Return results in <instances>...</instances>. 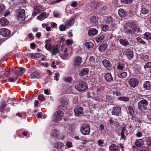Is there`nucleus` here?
Segmentation results:
<instances>
[{"label":"nucleus","instance_id":"nucleus-52","mask_svg":"<svg viewBox=\"0 0 151 151\" xmlns=\"http://www.w3.org/2000/svg\"><path fill=\"white\" fill-rule=\"evenodd\" d=\"M5 7L4 6L2 5H0V14H2L4 11L5 10Z\"/></svg>","mask_w":151,"mask_h":151},{"label":"nucleus","instance_id":"nucleus-51","mask_svg":"<svg viewBox=\"0 0 151 151\" xmlns=\"http://www.w3.org/2000/svg\"><path fill=\"white\" fill-rule=\"evenodd\" d=\"M66 26H65L63 24L60 25L59 27V29L60 31H64L66 29Z\"/></svg>","mask_w":151,"mask_h":151},{"label":"nucleus","instance_id":"nucleus-40","mask_svg":"<svg viewBox=\"0 0 151 151\" xmlns=\"http://www.w3.org/2000/svg\"><path fill=\"white\" fill-rule=\"evenodd\" d=\"M105 21L106 23L107 24H109L113 20V19L111 16L107 17L105 18Z\"/></svg>","mask_w":151,"mask_h":151},{"label":"nucleus","instance_id":"nucleus-19","mask_svg":"<svg viewBox=\"0 0 151 151\" xmlns=\"http://www.w3.org/2000/svg\"><path fill=\"white\" fill-rule=\"evenodd\" d=\"M51 41L50 39H47L45 40L46 44L45 47L47 50H49L52 48V45L50 43Z\"/></svg>","mask_w":151,"mask_h":151},{"label":"nucleus","instance_id":"nucleus-41","mask_svg":"<svg viewBox=\"0 0 151 151\" xmlns=\"http://www.w3.org/2000/svg\"><path fill=\"white\" fill-rule=\"evenodd\" d=\"M13 73L16 76L15 78L16 80H17L19 78V75L20 74L19 70H13Z\"/></svg>","mask_w":151,"mask_h":151},{"label":"nucleus","instance_id":"nucleus-53","mask_svg":"<svg viewBox=\"0 0 151 151\" xmlns=\"http://www.w3.org/2000/svg\"><path fill=\"white\" fill-rule=\"evenodd\" d=\"M113 93V94L114 95H115L117 96H120L121 95V93L120 92L117 90L114 91Z\"/></svg>","mask_w":151,"mask_h":151},{"label":"nucleus","instance_id":"nucleus-29","mask_svg":"<svg viewBox=\"0 0 151 151\" xmlns=\"http://www.w3.org/2000/svg\"><path fill=\"white\" fill-rule=\"evenodd\" d=\"M143 87L144 88L147 89H150L151 88V83L149 81H146L144 83Z\"/></svg>","mask_w":151,"mask_h":151},{"label":"nucleus","instance_id":"nucleus-17","mask_svg":"<svg viewBox=\"0 0 151 151\" xmlns=\"http://www.w3.org/2000/svg\"><path fill=\"white\" fill-rule=\"evenodd\" d=\"M104 78L105 80L108 82H110L113 80V78L111 73H107L105 75Z\"/></svg>","mask_w":151,"mask_h":151},{"label":"nucleus","instance_id":"nucleus-4","mask_svg":"<svg viewBox=\"0 0 151 151\" xmlns=\"http://www.w3.org/2000/svg\"><path fill=\"white\" fill-rule=\"evenodd\" d=\"M75 88L79 91H83L87 89V85L85 82L81 81L79 82V84L75 86Z\"/></svg>","mask_w":151,"mask_h":151},{"label":"nucleus","instance_id":"nucleus-62","mask_svg":"<svg viewBox=\"0 0 151 151\" xmlns=\"http://www.w3.org/2000/svg\"><path fill=\"white\" fill-rule=\"evenodd\" d=\"M147 117L148 119H151V110L148 113L147 115Z\"/></svg>","mask_w":151,"mask_h":151},{"label":"nucleus","instance_id":"nucleus-25","mask_svg":"<svg viewBox=\"0 0 151 151\" xmlns=\"http://www.w3.org/2000/svg\"><path fill=\"white\" fill-rule=\"evenodd\" d=\"M98 32V31L96 29L93 28L90 30L88 32V34L90 36H93L96 35Z\"/></svg>","mask_w":151,"mask_h":151},{"label":"nucleus","instance_id":"nucleus-7","mask_svg":"<svg viewBox=\"0 0 151 151\" xmlns=\"http://www.w3.org/2000/svg\"><path fill=\"white\" fill-rule=\"evenodd\" d=\"M17 17L19 19V18H24L25 17V10L22 9H17L16 11Z\"/></svg>","mask_w":151,"mask_h":151},{"label":"nucleus","instance_id":"nucleus-49","mask_svg":"<svg viewBox=\"0 0 151 151\" xmlns=\"http://www.w3.org/2000/svg\"><path fill=\"white\" fill-rule=\"evenodd\" d=\"M121 3L124 4H130L133 2L132 0H121Z\"/></svg>","mask_w":151,"mask_h":151},{"label":"nucleus","instance_id":"nucleus-21","mask_svg":"<svg viewBox=\"0 0 151 151\" xmlns=\"http://www.w3.org/2000/svg\"><path fill=\"white\" fill-rule=\"evenodd\" d=\"M119 41L120 43L123 46H126L129 44V42L126 39H121Z\"/></svg>","mask_w":151,"mask_h":151},{"label":"nucleus","instance_id":"nucleus-34","mask_svg":"<svg viewBox=\"0 0 151 151\" xmlns=\"http://www.w3.org/2000/svg\"><path fill=\"white\" fill-rule=\"evenodd\" d=\"M118 70H124L125 69V65L122 63H119L117 66Z\"/></svg>","mask_w":151,"mask_h":151},{"label":"nucleus","instance_id":"nucleus-14","mask_svg":"<svg viewBox=\"0 0 151 151\" xmlns=\"http://www.w3.org/2000/svg\"><path fill=\"white\" fill-rule=\"evenodd\" d=\"M125 54L129 60H131L133 57V52L129 49L126 50Z\"/></svg>","mask_w":151,"mask_h":151},{"label":"nucleus","instance_id":"nucleus-10","mask_svg":"<svg viewBox=\"0 0 151 151\" xmlns=\"http://www.w3.org/2000/svg\"><path fill=\"white\" fill-rule=\"evenodd\" d=\"M74 112L76 116H79L83 113V109L81 107L77 106L74 110Z\"/></svg>","mask_w":151,"mask_h":151},{"label":"nucleus","instance_id":"nucleus-15","mask_svg":"<svg viewBox=\"0 0 151 151\" xmlns=\"http://www.w3.org/2000/svg\"><path fill=\"white\" fill-rule=\"evenodd\" d=\"M124 132H125V134L127 135L128 134L127 130L125 127L122 128L121 130V138L123 139H126V138L124 135Z\"/></svg>","mask_w":151,"mask_h":151},{"label":"nucleus","instance_id":"nucleus-63","mask_svg":"<svg viewBox=\"0 0 151 151\" xmlns=\"http://www.w3.org/2000/svg\"><path fill=\"white\" fill-rule=\"evenodd\" d=\"M66 43L69 45H71L73 44V40H67L66 41Z\"/></svg>","mask_w":151,"mask_h":151},{"label":"nucleus","instance_id":"nucleus-47","mask_svg":"<svg viewBox=\"0 0 151 151\" xmlns=\"http://www.w3.org/2000/svg\"><path fill=\"white\" fill-rule=\"evenodd\" d=\"M129 98L128 97H120L118 98V100L120 101H129Z\"/></svg>","mask_w":151,"mask_h":151},{"label":"nucleus","instance_id":"nucleus-60","mask_svg":"<svg viewBox=\"0 0 151 151\" xmlns=\"http://www.w3.org/2000/svg\"><path fill=\"white\" fill-rule=\"evenodd\" d=\"M78 4L76 1H74L73 3H72L71 4V6L72 7H75L77 6Z\"/></svg>","mask_w":151,"mask_h":151},{"label":"nucleus","instance_id":"nucleus-31","mask_svg":"<svg viewBox=\"0 0 151 151\" xmlns=\"http://www.w3.org/2000/svg\"><path fill=\"white\" fill-rule=\"evenodd\" d=\"M52 53V55H55L57 54L59 52V49L57 47H54L53 48L52 50L50 51Z\"/></svg>","mask_w":151,"mask_h":151},{"label":"nucleus","instance_id":"nucleus-35","mask_svg":"<svg viewBox=\"0 0 151 151\" xmlns=\"http://www.w3.org/2000/svg\"><path fill=\"white\" fill-rule=\"evenodd\" d=\"M104 37V36L103 35H101L96 37V42L99 43L102 41Z\"/></svg>","mask_w":151,"mask_h":151},{"label":"nucleus","instance_id":"nucleus-20","mask_svg":"<svg viewBox=\"0 0 151 151\" xmlns=\"http://www.w3.org/2000/svg\"><path fill=\"white\" fill-rule=\"evenodd\" d=\"M89 71V70L87 68L83 69L79 73L80 75L83 76L87 74Z\"/></svg>","mask_w":151,"mask_h":151},{"label":"nucleus","instance_id":"nucleus-28","mask_svg":"<svg viewBox=\"0 0 151 151\" xmlns=\"http://www.w3.org/2000/svg\"><path fill=\"white\" fill-rule=\"evenodd\" d=\"M41 9V7L39 6H35L34 8V12L33 13V15L35 16L37 13L39 12Z\"/></svg>","mask_w":151,"mask_h":151},{"label":"nucleus","instance_id":"nucleus-18","mask_svg":"<svg viewBox=\"0 0 151 151\" xmlns=\"http://www.w3.org/2000/svg\"><path fill=\"white\" fill-rule=\"evenodd\" d=\"M135 144L137 147H140L144 144L143 140L142 139H138L136 140Z\"/></svg>","mask_w":151,"mask_h":151},{"label":"nucleus","instance_id":"nucleus-12","mask_svg":"<svg viewBox=\"0 0 151 151\" xmlns=\"http://www.w3.org/2000/svg\"><path fill=\"white\" fill-rule=\"evenodd\" d=\"M10 33V31L7 29L3 28L0 30V34L3 37L7 36Z\"/></svg>","mask_w":151,"mask_h":151},{"label":"nucleus","instance_id":"nucleus-44","mask_svg":"<svg viewBox=\"0 0 151 151\" xmlns=\"http://www.w3.org/2000/svg\"><path fill=\"white\" fill-rule=\"evenodd\" d=\"M145 142L148 146H150L151 145V138L148 137L146 138Z\"/></svg>","mask_w":151,"mask_h":151},{"label":"nucleus","instance_id":"nucleus-13","mask_svg":"<svg viewBox=\"0 0 151 151\" xmlns=\"http://www.w3.org/2000/svg\"><path fill=\"white\" fill-rule=\"evenodd\" d=\"M68 100L67 98L65 97H63L62 99L60 100V107H63L64 106L68 104Z\"/></svg>","mask_w":151,"mask_h":151},{"label":"nucleus","instance_id":"nucleus-36","mask_svg":"<svg viewBox=\"0 0 151 151\" xmlns=\"http://www.w3.org/2000/svg\"><path fill=\"white\" fill-rule=\"evenodd\" d=\"M6 106V104L5 102H2L0 105V111L2 112L5 110L6 109H4V108Z\"/></svg>","mask_w":151,"mask_h":151},{"label":"nucleus","instance_id":"nucleus-11","mask_svg":"<svg viewBox=\"0 0 151 151\" xmlns=\"http://www.w3.org/2000/svg\"><path fill=\"white\" fill-rule=\"evenodd\" d=\"M102 63L104 66L107 70H109L111 69V65L109 61L106 59H104L103 60Z\"/></svg>","mask_w":151,"mask_h":151},{"label":"nucleus","instance_id":"nucleus-37","mask_svg":"<svg viewBox=\"0 0 151 151\" xmlns=\"http://www.w3.org/2000/svg\"><path fill=\"white\" fill-rule=\"evenodd\" d=\"M137 40L139 43L145 45H146V42L140 37H137Z\"/></svg>","mask_w":151,"mask_h":151},{"label":"nucleus","instance_id":"nucleus-45","mask_svg":"<svg viewBox=\"0 0 151 151\" xmlns=\"http://www.w3.org/2000/svg\"><path fill=\"white\" fill-rule=\"evenodd\" d=\"M46 15V13L44 12L42 13L39 16H38V18L40 20H41L45 18Z\"/></svg>","mask_w":151,"mask_h":151},{"label":"nucleus","instance_id":"nucleus-38","mask_svg":"<svg viewBox=\"0 0 151 151\" xmlns=\"http://www.w3.org/2000/svg\"><path fill=\"white\" fill-rule=\"evenodd\" d=\"M74 19L72 18L69 21L68 23L66 24V26L67 27H69L71 25L74 24Z\"/></svg>","mask_w":151,"mask_h":151},{"label":"nucleus","instance_id":"nucleus-26","mask_svg":"<svg viewBox=\"0 0 151 151\" xmlns=\"http://www.w3.org/2000/svg\"><path fill=\"white\" fill-rule=\"evenodd\" d=\"M55 148L59 150H60L61 149H63L64 147V145L63 143H56L55 144Z\"/></svg>","mask_w":151,"mask_h":151},{"label":"nucleus","instance_id":"nucleus-8","mask_svg":"<svg viewBox=\"0 0 151 151\" xmlns=\"http://www.w3.org/2000/svg\"><path fill=\"white\" fill-rule=\"evenodd\" d=\"M73 52L72 49L67 46L64 51L63 56L66 57H69L72 55Z\"/></svg>","mask_w":151,"mask_h":151},{"label":"nucleus","instance_id":"nucleus-33","mask_svg":"<svg viewBox=\"0 0 151 151\" xmlns=\"http://www.w3.org/2000/svg\"><path fill=\"white\" fill-rule=\"evenodd\" d=\"M90 20L91 23L97 24L98 21V18L95 16H93L91 17Z\"/></svg>","mask_w":151,"mask_h":151},{"label":"nucleus","instance_id":"nucleus-5","mask_svg":"<svg viewBox=\"0 0 151 151\" xmlns=\"http://www.w3.org/2000/svg\"><path fill=\"white\" fill-rule=\"evenodd\" d=\"M148 103L147 101L146 100L143 99L140 101L138 103V109L140 110L145 109Z\"/></svg>","mask_w":151,"mask_h":151},{"label":"nucleus","instance_id":"nucleus-3","mask_svg":"<svg viewBox=\"0 0 151 151\" xmlns=\"http://www.w3.org/2000/svg\"><path fill=\"white\" fill-rule=\"evenodd\" d=\"M82 61V58L80 57H77L74 60V64L73 66V69L74 70H77L81 66Z\"/></svg>","mask_w":151,"mask_h":151},{"label":"nucleus","instance_id":"nucleus-61","mask_svg":"<svg viewBox=\"0 0 151 151\" xmlns=\"http://www.w3.org/2000/svg\"><path fill=\"white\" fill-rule=\"evenodd\" d=\"M9 80L11 82H14L16 80L15 78H12L11 77H9L8 78Z\"/></svg>","mask_w":151,"mask_h":151},{"label":"nucleus","instance_id":"nucleus-64","mask_svg":"<svg viewBox=\"0 0 151 151\" xmlns=\"http://www.w3.org/2000/svg\"><path fill=\"white\" fill-rule=\"evenodd\" d=\"M66 145L68 148L71 147L72 143L70 142H68L66 143Z\"/></svg>","mask_w":151,"mask_h":151},{"label":"nucleus","instance_id":"nucleus-24","mask_svg":"<svg viewBox=\"0 0 151 151\" xmlns=\"http://www.w3.org/2000/svg\"><path fill=\"white\" fill-rule=\"evenodd\" d=\"M40 76V74L37 71L33 72L30 75V77L32 78H38Z\"/></svg>","mask_w":151,"mask_h":151},{"label":"nucleus","instance_id":"nucleus-55","mask_svg":"<svg viewBox=\"0 0 151 151\" xmlns=\"http://www.w3.org/2000/svg\"><path fill=\"white\" fill-rule=\"evenodd\" d=\"M117 28L116 25L115 23H113L111 25V28L112 30H114L115 29Z\"/></svg>","mask_w":151,"mask_h":151},{"label":"nucleus","instance_id":"nucleus-16","mask_svg":"<svg viewBox=\"0 0 151 151\" xmlns=\"http://www.w3.org/2000/svg\"><path fill=\"white\" fill-rule=\"evenodd\" d=\"M110 151H119V147L118 146L116 145L115 144H112L109 147Z\"/></svg>","mask_w":151,"mask_h":151},{"label":"nucleus","instance_id":"nucleus-48","mask_svg":"<svg viewBox=\"0 0 151 151\" xmlns=\"http://www.w3.org/2000/svg\"><path fill=\"white\" fill-rule=\"evenodd\" d=\"M60 132L57 130L53 131L52 133V135L53 137H57L59 135Z\"/></svg>","mask_w":151,"mask_h":151},{"label":"nucleus","instance_id":"nucleus-54","mask_svg":"<svg viewBox=\"0 0 151 151\" xmlns=\"http://www.w3.org/2000/svg\"><path fill=\"white\" fill-rule=\"evenodd\" d=\"M128 25L129 28L133 29L134 27V24L133 23H129L128 24Z\"/></svg>","mask_w":151,"mask_h":151},{"label":"nucleus","instance_id":"nucleus-2","mask_svg":"<svg viewBox=\"0 0 151 151\" xmlns=\"http://www.w3.org/2000/svg\"><path fill=\"white\" fill-rule=\"evenodd\" d=\"M80 129L81 133L83 135H88L90 134V126L88 124L86 123L82 125Z\"/></svg>","mask_w":151,"mask_h":151},{"label":"nucleus","instance_id":"nucleus-50","mask_svg":"<svg viewBox=\"0 0 151 151\" xmlns=\"http://www.w3.org/2000/svg\"><path fill=\"white\" fill-rule=\"evenodd\" d=\"M141 12L143 14H148L149 12L148 10L147 9L145 8H142Z\"/></svg>","mask_w":151,"mask_h":151},{"label":"nucleus","instance_id":"nucleus-56","mask_svg":"<svg viewBox=\"0 0 151 151\" xmlns=\"http://www.w3.org/2000/svg\"><path fill=\"white\" fill-rule=\"evenodd\" d=\"M55 76H54V78L56 81H58L59 80L58 78L59 76V73H56L55 74Z\"/></svg>","mask_w":151,"mask_h":151},{"label":"nucleus","instance_id":"nucleus-9","mask_svg":"<svg viewBox=\"0 0 151 151\" xmlns=\"http://www.w3.org/2000/svg\"><path fill=\"white\" fill-rule=\"evenodd\" d=\"M111 111L112 115L118 116L121 113V109L119 106H115L113 108Z\"/></svg>","mask_w":151,"mask_h":151},{"label":"nucleus","instance_id":"nucleus-43","mask_svg":"<svg viewBox=\"0 0 151 151\" xmlns=\"http://www.w3.org/2000/svg\"><path fill=\"white\" fill-rule=\"evenodd\" d=\"M86 47L88 48H91L93 46V43L90 42H87L85 44Z\"/></svg>","mask_w":151,"mask_h":151},{"label":"nucleus","instance_id":"nucleus-46","mask_svg":"<svg viewBox=\"0 0 151 151\" xmlns=\"http://www.w3.org/2000/svg\"><path fill=\"white\" fill-rule=\"evenodd\" d=\"M102 28V30L104 32H106L109 29V27L106 24L102 25L101 26Z\"/></svg>","mask_w":151,"mask_h":151},{"label":"nucleus","instance_id":"nucleus-42","mask_svg":"<svg viewBox=\"0 0 151 151\" xmlns=\"http://www.w3.org/2000/svg\"><path fill=\"white\" fill-rule=\"evenodd\" d=\"M151 68V62H149L147 63L144 66V68L146 70H149Z\"/></svg>","mask_w":151,"mask_h":151},{"label":"nucleus","instance_id":"nucleus-23","mask_svg":"<svg viewBox=\"0 0 151 151\" xmlns=\"http://www.w3.org/2000/svg\"><path fill=\"white\" fill-rule=\"evenodd\" d=\"M0 23L2 25H6L9 23V22L6 18L2 17L0 19Z\"/></svg>","mask_w":151,"mask_h":151},{"label":"nucleus","instance_id":"nucleus-32","mask_svg":"<svg viewBox=\"0 0 151 151\" xmlns=\"http://www.w3.org/2000/svg\"><path fill=\"white\" fill-rule=\"evenodd\" d=\"M127 107L129 115L132 117L133 116H134V112L133 109V107L131 106H129Z\"/></svg>","mask_w":151,"mask_h":151},{"label":"nucleus","instance_id":"nucleus-39","mask_svg":"<svg viewBox=\"0 0 151 151\" xmlns=\"http://www.w3.org/2000/svg\"><path fill=\"white\" fill-rule=\"evenodd\" d=\"M127 76V74L126 72H123L119 73L118 74V76L121 78H125Z\"/></svg>","mask_w":151,"mask_h":151},{"label":"nucleus","instance_id":"nucleus-59","mask_svg":"<svg viewBox=\"0 0 151 151\" xmlns=\"http://www.w3.org/2000/svg\"><path fill=\"white\" fill-rule=\"evenodd\" d=\"M19 71L20 72L21 74L23 73L25 71V69L21 67L19 68Z\"/></svg>","mask_w":151,"mask_h":151},{"label":"nucleus","instance_id":"nucleus-58","mask_svg":"<svg viewBox=\"0 0 151 151\" xmlns=\"http://www.w3.org/2000/svg\"><path fill=\"white\" fill-rule=\"evenodd\" d=\"M98 143L99 146H102L103 144V141L101 139H99L98 141Z\"/></svg>","mask_w":151,"mask_h":151},{"label":"nucleus","instance_id":"nucleus-1","mask_svg":"<svg viewBox=\"0 0 151 151\" xmlns=\"http://www.w3.org/2000/svg\"><path fill=\"white\" fill-rule=\"evenodd\" d=\"M64 115L63 112L60 110L56 111L53 116L52 120L55 122L60 121Z\"/></svg>","mask_w":151,"mask_h":151},{"label":"nucleus","instance_id":"nucleus-30","mask_svg":"<svg viewBox=\"0 0 151 151\" xmlns=\"http://www.w3.org/2000/svg\"><path fill=\"white\" fill-rule=\"evenodd\" d=\"M143 38L147 40L151 39V33L150 32H146L143 34Z\"/></svg>","mask_w":151,"mask_h":151},{"label":"nucleus","instance_id":"nucleus-27","mask_svg":"<svg viewBox=\"0 0 151 151\" xmlns=\"http://www.w3.org/2000/svg\"><path fill=\"white\" fill-rule=\"evenodd\" d=\"M107 45L106 44H101L99 47V51L102 52L104 50H106L107 47Z\"/></svg>","mask_w":151,"mask_h":151},{"label":"nucleus","instance_id":"nucleus-6","mask_svg":"<svg viewBox=\"0 0 151 151\" xmlns=\"http://www.w3.org/2000/svg\"><path fill=\"white\" fill-rule=\"evenodd\" d=\"M138 80L137 78H130L129 81V84L133 88L136 87L138 84Z\"/></svg>","mask_w":151,"mask_h":151},{"label":"nucleus","instance_id":"nucleus-22","mask_svg":"<svg viewBox=\"0 0 151 151\" xmlns=\"http://www.w3.org/2000/svg\"><path fill=\"white\" fill-rule=\"evenodd\" d=\"M119 15L122 17H123L126 16L127 12L124 11L123 9H120L118 11Z\"/></svg>","mask_w":151,"mask_h":151},{"label":"nucleus","instance_id":"nucleus-57","mask_svg":"<svg viewBox=\"0 0 151 151\" xmlns=\"http://www.w3.org/2000/svg\"><path fill=\"white\" fill-rule=\"evenodd\" d=\"M135 135L137 137H140L142 136V134L141 132H139L136 133Z\"/></svg>","mask_w":151,"mask_h":151}]
</instances>
